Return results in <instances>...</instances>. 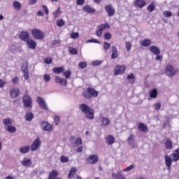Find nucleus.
Masks as SVG:
<instances>
[{"label": "nucleus", "mask_w": 179, "mask_h": 179, "mask_svg": "<svg viewBox=\"0 0 179 179\" xmlns=\"http://www.w3.org/2000/svg\"><path fill=\"white\" fill-rule=\"evenodd\" d=\"M98 29L103 31V30H106V29H110V24H108V23L106 22L105 24H102L98 26Z\"/></svg>", "instance_id": "nucleus-38"}, {"label": "nucleus", "mask_w": 179, "mask_h": 179, "mask_svg": "<svg viewBox=\"0 0 179 179\" xmlns=\"http://www.w3.org/2000/svg\"><path fill=\"white\" fill-rule=\"evenodd\" d=\"M13 6L15 9V10H20V9H22V3H20L19 1H15L13 3Z\"/></svg>", "instance_id": "nucleus-33"}, {"label": "nucleus", "mask_w": 179, "mask_h": 179, "mask_svg": "<svg viewBox=\"0 0 179 179\" xmlns=\"http://www.w3.org/2000/svg\"><path fill=\"white\" fill-rule=\"evenodd\" d=\"M22 102L24 104V107H27L30 108H33V99H31L30 96L25 94L22 97Z\"/></svg>", "instance_id": "nucleus-5"}, {"label": "nucleus", "mask_w": 179, "mask_h": 179, "mask_svg": "<svg viewBox=\"0 0 179 179\" xmlns=\"http://www.w3.org/2000/svg\"><path fill=\"white\" fill-rule=\"evenodd\" d=\"M60 162L62 163H68V162H69V157L62 155L60 157Z\"/></svg>", "instance_id": "nucleus-42"}, {"label": "nucleus", "mask_w": 179, "mask_h": 179, "mask_svg": "<svg viewBox=\"0 0 179 179\" xmlns=\"http://www.w3.org/2000/svg\"><path fill=\"white\" fill-rule=\"evenodd\" d=\"M72 73H71V71L68 70L63 73V76L66 78V79H69V78H71V76Z\"/></svg>", "instance_id": "nucleus-49"}, {"label": "nucleus", "mask_w": 179, "mask_h": 179, "mask_svg": "<svg viewBox=\"0 0 179 179\" xmlns=\"http://www.w3.org/2000/svg\"><path fill=\"white\" fill-rule=\"evenodd\" d=\"M76 3L77 5L82 6L83 5H85V0H76Z\"/></svg>", "instance_id": "nucleus-61"}, {"label": "nucleus", "mask_w": 179, "mask_h": 179, "mask_svg": "<svg viewBox=\"0 0 179 179\" xmlns=\"http://www.w3.org/2000/svg\"><path fill=\"white\" fill-rule=\"evenodd\" d=\"M57 177H58V171L54 169L50 173L48 179H61V178Z\"/></svg>", "instance_id": "nucleus-23"}, {"label": "nucleus", "mask_w": 179, "mask_h": 179, "mask_svg": "<svg viewBox=\"0 0 179 179\" xmlns=\"http://www.w3.org/2000/svg\"><path fill=\"white\" fill-rule=\"evenodd\" d=\"M115 142V138L111 135H108L106 138V143L108 145H113Z\"/></svg>", "instance_id": "nucleus-26"}, {"label": "nucleus", "mask_w": 179, "mask_h": 179, "mask_svg": "<svg viewBox=\"0 0 179 179\" xmlns=\"http://www.w3.org/2000/svg\"><path fill=\"white\" fill-rule=\"evenodd\" d=\"M101 127H108L110 124H111V122L109 120L108 118L106 117H101Z\"/></svg>", "instance_id": "nucleus-25"}, {"label": "nucleus", "mask_w": 179, "mask_h": 179, "mask_svg": "<svg viewBox=\"0 0 179 179\" xmlns=\"http://www.w3.org/2000/svg\"><path fill=\"white\" fill-rule=\"evenodd\" d=\"M29 150H30V146L29 145L21 147L20 148V153H23V154L29 153Z\"/></svg>", "instance_id": "nucleus-36"}, {"label": "nucleus", "mask_w": 179, "mask_h": 179, "mask_svg": "<svg viewBox=\"0 0 179 179\" xmlns=\"http://www.w3.org/2000/svg\"><path fill=\"white\" fill-rule=\"evenodd\" d=\"M45 64H48V65H50V64H52V58L51 57H46L44 59Z\"/></svg>", "instance_id": "nucleus-52"}, {"label": "nucleus", "mask_w": 179, "mask_h": 179, "mask_svg": "<svg viewBox=\"0 0 179 179\" xmlns=\"http://www.w3.org/2000/svg\"><path fill=\"white\" fill-rule=\"evenodd\" d=\"M82 143H83V141L80 137H78L75 140V145H76V146H79L82 145Z\"/></svg>", "instance_id": "nucleus-53"}, {"label": "nucleus", "mask_w": 179, "mask_h": 179, "mask_svg": "<svg viewBox=\"0 0 179 179\" xmlns=\"http://www.w3.org/2000/svg\"><path fill=\"white\" fill-rule=\"evenodd\" d=\"M57 26L59 27H62L65 24V21H64L62 19H60L56 22Z\"/></svg>", "instance_id": "nucleus-45"}, {"label": "nucleus", "mask_w": 179, "mask_h": 179, "mask_svg": "<svg viewBox=\"0 0 179 179\" xmlns=\"http://www.w3.org/2000/svg\"><path fill=\"white\" fill-rule=\"evenodd\" d=\"M101 64H102V62L99 60L92 62V65H94V66H99V65H101Z\"/></svg>", "instance_id": "nucleus-59"}, {"label": "nucleus", "mask_w": 179, "mask_h": 179, "mask_svg": "<svg viewBox=\"0 0 179 179\" xmlns=\"http://www.w3.org/2000/svg\"><path fill=\"white\" fill-rule=\"evenodd\" d=\"M34 118V114L31 112H27L25 114V120L27 121H31Z\"/></svg>", "instance_id": "nucleus-35"}, {"label": "nucleus", "mask_w": 179, "mask_h": 179, "mask_svg": "<svg viewBox=\"0 0 179 179\" xmlns=\"http://www.w3.org/2000/svg\"><path fill=\"white\" fill-rule=\"evenodd\" d=\"M6 131L8 132H10V134H15L17 129H16V127H15V126H12V124H10V126L7 127Z\"/></svg>", "instance_id": "nucleus-39"}, {"label": "nucleus", "mask_w": 179, "mask_h": 179, "mask_svg": "<svg viewBox=\"0 0 179 179\" xmlns=\"http://www.w3.org/2000/svg\"><path fill=\"white\" fill-rule=\"evenodd\" d=\"M110 47H111V44H110L107 42L103 43V51L106 52V51L110 50Z\"/></svg>", "instance_id": "nucleus-46"}, {"label": "nucleus", "mask_w": 179, "mask_h": 179, "mask_svg": "<svg viewBox=\"0 0 179 179\" xmlns=\"http://www.w3.org/2000/svg\"><path fill=\"white\" fill-rule=\"evenodd\" d=\"M171 157H172L173 162H178L179 160V155L177 152H173L171 155Z\"/></svg>", "instance_id": "nucleus-41"}, {"label": "nucleus", "mask_w": 179, "mask_h": 179, "mask_svg": "<svg viewBox=\"0 0 179 179\" xmlns=\"http://www.w3.org/2000/svg\"><path fill=\"white\" fill-rule=\"evenodd\" d=\"M87 43H95L96 44H100V41L96 39H90L87 41Z\"/></svg>", "instance_id": "nucleus-62"}, {"label": "nucleus", "mask_w": 179, "mask_h": 179, "mask_svg": "<svg viewBox=\"0 0 179 179\" xmlns=\"http://www.w3.org/2000/svg\"><path fill=\"white\" fill-rule=\"evenodd\" d=\"M125 47H126L127 51H131V49L132 48V43L129 41H126Z\"/></svg>", "instance_id": "nucleus-43"}, {"label": "nucleus", "mask_w": 179, "mask_h": 179, "mask_svg": "<svg viewBox=\"0 0 179 179\" xmlns=\"http://www.w3.org/2000/svg\"><path fill=\"white\" fill-rule=\"evenodd\" d=\"M127 71L125 65H117L114 70V76H118V75H124Z\"/></svg>", "instance_id": "nucleus-6"}, {"label": "nucleus", "mask_w": 179, "mask_h": 179, "mask_svg": "<svg viewBox=\"0 0 179 179\" xmlns=\"http://www.w3.org/2000/svg\"><path fill=\"white\" fill-rule=\"evenodd\" d=\"M156 9V6L153 2H152L148 7H147V10L148 12L152 13L153 10Z\"/></svg>", "instance_id": "nucleus-40"}, {"label": "nucleus", "mask_w": 179, "mask_h": 179, "mask_svg": "<svg viewBox=\"0 0 179 179\" xmlns=\"http://www.w3.org/2000/svg\"><path fill=\"white\" fill-rule=\"evenodd\" d=\"M60 122H61V118H59L58 115H55L54 117V122L55 123V125H59Z\"/></svg>", "instance_id": "nucleus-55"}, {"label": "nucleus", "mask_w": 179, "mask_h": 179, "mask_svg": "<svg viewBox=\"0 0 179 179\" xmlns=\"http://www.w3.org/2000/svg\"><path fill=\"white\" fill-rule=\"evenodd\" d=\"M19 77L17 76H15L13 79H12V83L14 84V85H17V83H19Z\"/></svg>", "instance_id": "nucleus-57"}, {"label": "nucleus", "mask_w": 179, "mask_h": 179, "mask_svg": "<svg viewBox=\"0 0 179 179\" xmlns=\"http://www.w3.org/2000/svg\"><path fill=\"white\" fill-rule=\"evenodd\" d=\"M138 129L141 132H148L149 131V128H148V126L145 124V123H138Z\"/></svg>", "instance_id": "nucleus-21"}, {"label": "nucleus", "mask_w": 179, "mask_h": 179, "mask_svg": "<svg viewBox=\"0 0 179 179\" xmlns=\"http://www.w3.org/2000/svg\"><path fill=\"white\" fill-rule=\"evenodd\" d=\"M163 15L165 17H171V16H173V13H171V11L166 10L163 13Z\"/></svg>", "instance_id": "nucleus-50"}, {"label": "nucleus", "mask_w": 179, "mask_h": 179, "mask_svg": "<svg viewBox=\"0 0 179 179\" xmlns=\"http://www.w3.org/2000/svg\"><path fill=\"white\" fill-rule=\"evenodd\" d=\"M41 146V140L39 138H37L31 145V150L32 152H36L38 149H40Z\"/></svg>", "instance_id": "nucleus-9"}, {"label": "nucleus", "mask_w": 179, "mask_h": 179, "mask_svg": "<svg viewBox=\"0 0 179 179\" xmlns=\"http://www.w3.org/2000/svg\"><path fill=\"white\" fill-rule=\"evenodd\" d=\"M43 80L45 82H48L49 80H51V77L48 74H45L43 76Z\"/></svg>", "instance_id": "nucleus-58"}, {"label": "nucleus", "mask_w": 179, "mask_h": 179, "mask_svg": "<svg viewBox=\"0 0 179 179\" xmlns=\"http://www.w3.org/2000/svg\"><path fill=\"white\" fill-rule=\"evenodd\" d=\"M99 162V155L96 154L91 155L86 158L87 164H96Z\"/></svg>", "instance_id": "nucleus-7"}, {"label": "nucleus", "mask_w": 179, "mask_h": 179, "mask_svg": "<svg viewBox=\"0 0 179 179\" xmlns=\"http://www.w3.org/2000/svg\"><path fill=\"white\" fill-rule=\"evenodd\" d=\"M135 8H139L142 9L144 6H146V1L145 0H136L134 1Z\"/></svg>", "instance_id": "nucleus-16"}, {"label": "nucleus", "mask_w": 179, "mask_h": 179, "mask_svg": "<svg viewBox=\"0 0 179 179\" xmlns=\"http://www.w3.org/2000/svg\"><path fill=\"white\" fill-rule=\"evenodd\" d=\"M59 83L62 86H66L68 85V81L65 78H62V80H60V83Z\"/></svg>", "instance_id": "nucleus-56"}, {"label": "nucleus", "mask_w": 179, "mask_h": 179, "mask_svg": "<svg viewBox=\"0 0 179 179\" xmlns=\"http://www.w3.org/2000/svg\"><path fill=\"white\" fill-rule=\"evenodd\" d=\"M103 37L105 40L108 41V40H111L112 36H111V34H110V32H105L103 34Z\"/></svg>", "instance_id": "nucleus-47"}, {"label": "nucleus", "mask_w": 179, "mask_h": 179, "mask_svg": "<svg viewBox=\"0 0 179 179\" xmlns=\"http://www.w3.org/2000/svg\"><path fill=\"white\" fill-rule=\"evenodd\" d=\"M96 36L98 37H101L102 34H103V31H101V29H98V30H96Z\"/></svg>", "instance_id": "nucleus-63"}, {"label": "nucleus", "mask_w": 179, "mask_h": 179, "mask_svg": "<svg viewBox=\"0 0 179 179\" xmlns=\"http://www.w3.org/2000/svg\"><path fill=\"white\" fill-rule=\"evenodd\" d=\"M79 110L85 114L87 120H94V110L90 108L86 103H82L79 106Z\"/></svg>", "instance_id": "nucleus-1"}, {"label": "nucleus", "mask_w": 179, "mask_h": 179, "mask_svg": "<svg viewBox=\"0 0 179 179\" xmlns=\"http://www.w3.org/2000/svg\"><path fill=\"white\" fill-rule=\"evenodd\" d=\"M128 145L131 146V149H135V135L131 134L127 138Z\"/></svg>", "instance_id": "nucleus-14"}, {"label": "nucleus", "mask_w": 179, "mask_h": 179, "mask_svg": "<svg viewBox=\"0 0 179 179\" xmlns=\"http://www.w3.org/2000/svg\"><path fill=\"white\" fill-rule=\"evenodd\" d=\"M165 146H166V149H173V141H171V139L168 138L166 141H165Z\"/></svg>", "instance_id": "nucleus-34"}, {"label": "nucleus", "mask_w": 179, "mask_h": 179, "mask_svg": "<svg viewBox=\"0 0 179 179\" xmlns=\"http://www.w3.org/2000/svg\"><path fill=\"white\" fill-rule=\"evenodd\" d=\"M22 72L24 73V78L25 80H27L30 77L29 76V65L27 64L22 66L21 67Z\"/></svg>", "instance_id": "nucleus-15"}, {"label": "nucleus", "mask_w": 179, "mask_h": 179, "mask_svg": "<svg viewBox=\"0 0 179 179\" xmlns=\"http://www.w3.org/2000/svg\"><path fill=\"white\" fill-rule=\"evenodd\" d=\"M20 38L22 41H24V43L27 42V40L30 38V35L29 33L26 31H22L20 33Z\"/></svg>", "instance_id": "nucleus-17"}, {"label": "nucleus", "mask_w": 179, "mask_h": 179, "mask_svg": "<svg viewBox=\"0 0 179 179\" xmlns=\"http://www.w3.org/2000/svg\"><path fill=\"white\" fill-rule=\"evenodd\" d=\"M165 164L169 170L171 169V164H173V159H171V157L167 155H165Z\"/></svg>", "instance_id": "nucleus-20"}, {"label": "nucleus", "mask_w": 179, "mask_h": 179, "mask_svg": "<svg viewBox=\"0 0 179 179\" xmlns=\"http://www.w3.org/2000/svg\"><path fill=\"white\" fill-rule=\"evenodd\" d=\"M59 15H61V8L59 7L57 8V10H55V12H53V16L55 19H57V17H58Z\"/></svg>", "instance_id": "nucleus-44"}, {"label": "nucleus", "mask_w": 179, "mask_h": 179, "mask_svg": "<svg viewBox=\"0 0 179 179\" xmlns=\"http://www.w3.org/2000/svg\"><path fill=\"white\" fill-rule=\"evenodd\" d=\"M52 72L59 75V73H64L65 72V68L64 66L55 67L52 69Z\"/></svg>", "instance_id": "nucleus-24"}, {"label": "nucleus", "mask_w": 179, "mask_h": 179, "mask_svg": "<svg viewBox=\"0 0 179 179\" xmlns=\"http://www.w3.org/2000/svg\"><path fill=\"white\" fill-rule=\"evenodd\" d=\"M150 97H151V99H156V97H157V90L156 88L150 91Z\"/></svg>", "instance_id": "nucleus-37"}, {"label": "nucleus", "mask_w": 179, "mask_h": 179, "mask_svg": "<svg viewBox=\"0 0 179 179\" xmlns=\"http://www.w3.org/2000/svg\"><path fill=\"white\" fill-rule=\"evenodd\" d=\"M69 51L70 54H72L73 55H76V54H78V50L75 48H70Z\"/></svg>", "instance_id": "nucleus-54"}, {"label": "nucleus", "mask_w": 179, "mask_h": 179, "mask_svg": "<svg viewBox=\"0 0 179 179\" xmlns=\"http://www.w3.org/2000/svg\"><path fill=\"white\" fill-rule=\"evenodd\" d=\"M3 125H6V127H9L13 124V120L10 119V117H7L6 119L3 120Z\"/></svg>", "instance_id": "nucleus-32"}, {"label": "nucleus", "mask_w": 179, "mask_h": 179, "mask_svg": "<svg viewBox=\"0 0 179 179\" xmlns=\"http://www.w3.org/2000/svg\"><path fill=\"white\" fill-rule=\"evenodd\" d=\"M41 127L43 131H45L46 132H51V131L54 129V127H52V125L48 123V122H45V121L41 122Z\"/></svg>", "instance_id": "nucleus-8"}, {"label": "nucleus", "mask_w": 179, "mask_h": 179, "mask_svg": "<svg viewBox=\"0 0 179 179\" xmlns=\"http://www.w3.org/2000/svg\"><path fill=\"white\" fill-rule=\"evenodd\" d=\"M37 103L39 106V107L42 109V110H48V106H47V103H45V101H44V99L38 96L37 97Z\"/></svg>", "instance_id": "nucleus-11"}, {"label": "nucleus", "mask_w": 179, "mask_h": 179, "mask_svg": "<svg viewBox=\"0 0 179 179\" xmlns=\"http://www.w3.org/2000/svg\"><path fill=\"white\" fill-rule=\"evenodd\" d=\"M149 50L150 51V52L154 54V55H160L161 51L160 49L157 48V46L151 45L149 48Z\"/></svg>", "instance_id": "nucleus-19"}, {"label": "nucleus", "mask_w": 179, "mask_h": 179, "mask_svg": "<svg viewBox=\"0 0 179 179\" xmlns=\"http://www.w3.org/2000/svg\"><path fill=\"white\" fill-rule=\"evenodd\" d=\"M31 35L35 40H44L45 37V34L39 29L35 28L31 30Z\"/></svg>", "instance_id": "nucleus-3"}, {"label": "nucleus", "mask_w": 179, "mask_h": 179, "mask_svg": "<svg viewBox=\"0 0 179 179\" xmlns=\"http://www.w3.org/2000/svg\"><path fill=\"white\" fill-rule=\"evenodd\" d=\"M9 92L11 99H16V97L20 94V90L16 87H14L10 90Z\"/></svg>", "instance_id": "nucleus-12"}, {"label": "nucleus", "mask_w": 179, "mask_h": 179, "mask_svg": "<svg viewBox=\"0 0 179 179\" xmlns=\"http://www.w3.org/2000/svg\"><path fill=\"white\" fill-rule=\"evenodd\" d=\"M178 73V70H174L171 64H169L165 67V73L169 78H173L176 73Z\"/></svg>", "instance_id": "nucleus-4"}, {"label": "nucleus", "mask_w": 179, "mask_h": 179, "mask_svg": "<svg viewBox=\"0 0 179 179\" xmlns=\"http://www.w3.org/2000/svg\"><path fill=\"white\" fill-rule=\"evenodd\" d=\"M112 178L113 179H127V178L124 176V173L121 171H117V173H112Z\"/></svg>", "instance_id": "nucleus-18"}, {"label": "nucleus", "mask_w": 179, "mask_h": 179, "mask_svg": "<svg viewBox=\"0 0 179 179\" xmlns=\"http://www.w3.org/2000/svg\"><path fill=\"white\" fill-rule=\"evenodd\" d=\"M86 66H87V64L86 62H80L78 64V68H80V69H85V68H86Z\"/></svg>", "instance_id": "nucleus-48"}, {"label": "nucleus", "mask_w": 179, "mask_h": 179, "mask_svg": "<svg viewBox=\"0 0 179 179\" xmlns=\"http://www.w3.org/2000/svg\"><path fill=\"white\" fill-rule=\"evenodd\" d=\"M43 10L47 15H48V14L50 13V11L48 10V8L47 7V6H43Z\"/></svg>", "instance_id": "nucleus-60"}, {"label": "nucleus", "mask_w": 179, "mask_h": 179, "mask_svg": "<svg viewBox=\"0 0 179 179\" xmlns=\"http://www.w3.org/2000/svg\"><path fill=\"white\" fill-rule=\"evenodd\" d=\"M105 10L110 17H113L115 15V8L111 4L106 6Z\"/></svg>", "instance_id": "nucleus-10"}, {"label": "nucleus", "mask_w": 179, "mask_h": 179, "mask_svg": "<svg viewBox=\"0 0 179 179\" xmlns=\"http://www.w3.org/2000/svg\"><path fill=\"white\" fill-rule=\"evenodd\" d=\"M22 165L24 167H27L29 166H31V159H29V158H23L22 161Z\"/></svg>", "instance_id": "nucleus-28"}, {"label": "nucleus", "mask_w": 179, "mask_h": 179, "mask_svg": "<svg viewBox=\"0 0 179 179\" xmlns=\"http://www.w3.org/2000/svg\"><path fill=\"white\" fill-rule=\"evenodd\" d=\"M78 172V169H76V168H71L69 172V175H68V178L69 179H72L73 178V176L76 174V173Z\"/></svg>", "instance_id": "nucleus-30"}, {"label": "nucleus", "mask_w": 179, "mask_h": 179, "mask_svg": "<svg viewBox=\"0 0 179 179\" xmlns=\"http://www.w3.org/2000/svg\"><path fill=\"white\" fill-rule=\"evenodd\" d=\"M115 58H118V50H117V48L115 46L113 45L111 59H115Z\"/></svg>", "instance_id": "nucleus-27"}, {"label": "nucleus", "mask_w": 179, "mask_h": 179, "mask_svg": "<svg viewBox=\"0 0 179 179\" xmlns=\"http://www.w3.org/2000/svg\"><path fill=\"white\" fill-rule=\"evenodd\" d=\"M135 168V164H132L131 165L126 167L124 169H123V171L124 172H128V171H131V170H132V169Z\"/></svg>", "instance_id": "nucleus-51"}, {"label": "nucleus", "mask_w": 179, "mask_h": 179, "mask_svg": "<svg viewBox=\"0 0 179 179\" xmlns=\"http://www.w3.org/2000/svg\"><path fill=\"white\" fill-rule=\"evenodd\" d=\"M79 37V33L75 32L71 34V38H78Z\"/></svg>", "instance_id": "nucleus-64"}, {"label": "nucleus", "mask_w": 179, "mask_h": 179, "mask_svg": "<svg viewBox=\"0 0 179 179\" xmlns=\"http://www.w3.org/2000/svg\"><path fill=\"white\" fill-rule=\"evenodd\" d=\"M25 43H27V45L29 50H36L37 43H36L34 40L29 38V40H27Z\"/></svg>", "instance_id": "nucleus-13"}, {"label": "nucleus", "mask_w": 179, "mask_h": 179, "mask_svg": "<svg viewBox=\"0 0 179 179\" xmlns=\"http://www.w3.org/2000/svg\"><path fill=\"white\" fill-rule=\"evenodd\" d=\"M127 80H129V83L131 85H134L136 80V78L134 76V73H130L127 76Z\"/></svg>", "instance_id": "nucleus-29"}, {"label": "nucleus", "mask_w": 179, "mask_h": 179, "mask_svg": "<svg viewBox=\"0 0 179 179\" xmlns=\"http://www.w3.org/2000/svg\"><path fill=\"white\" fill-rule=\"evenodd\" d=\"M83 95L85 99H92V97H97L99 96V92L92 87H89L87 88V91L83 93Z\"/></svg>", "instance_id": "nucleus-2"}, {"label": "nucleus", "mask_w": 179, "mask_h": 179, "mask_svg": "<svg viewBox=\"0 0 179 179\" xmlns=\"http://www.w3.org/2000/svg\"><path fill=\"white\" fill-rule=\"evenodd\" d=\"M141 45L143 47H149L150 44H152V41L150 39L145 38L142 41L140 42Z\"/></svg>", "instance_id": "nucleus-31"}, {"label": "nucleus", "mask_w": 179, "mask_h": 179, "mask_svg": "<svg viewBox=\"0 0 179 179\" xmlns=\"http://www.w3.org/2000/svg\"><path fill=\"white\" fill-rule=\"evenodd\" d=\"M83 10L87 12V13H94L96 10L93 8L90 5H86L83 7Z\"/></svg>", "instance_id": "nucleus-22"}]
</instances>
